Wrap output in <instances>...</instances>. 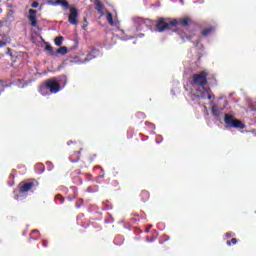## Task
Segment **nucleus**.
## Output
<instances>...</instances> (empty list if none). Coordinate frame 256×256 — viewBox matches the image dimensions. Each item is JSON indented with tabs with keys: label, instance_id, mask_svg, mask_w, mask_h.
Segmentation results:
<instances>
[{
	"label": "nucleus",
	"instance_id": "f257e3e1",
	"mask_svg": "<svg viewBox=\"0 0 256 256\" xmlns=\"http://www.w3.org/2000/svg\"><path fill=\"white\" fill-rule=\"evenodd\" d=\"M205 85H207V73L194 74L191 95L199 99H213L214 96L211 95V90L206 88Z\"/></svg>",
	"mask_w": 256,
	"mask_h": 256
},
{
	"label": "nucleus",
	"instance_id": "f03ea898",
	"mask_svg": "<svg viewBox=\"0 0 256 256\" xmlns=\"http://www.w3.org/2000/svg\"><path fill=\"white\" fill-rule=\"evenodd\" d=\"M190 21L191 20L189 18H183L180 20H172L167 22L162 18L156 24V31H158V33H163V31H167L169 27H175V25H182V27H187Z\"/></svg>",
	"mask_w": 256,
	"mask_h": 256
},
{
	"label": "nucleus",
	"instance_id": "7ed1b4c3",
	"mask_svg": "<svg viewBox=\"0 0 256 256\" xmlns=\"http://www.w3.org/2000/svg\"><path fill=\"white\" fill-rule=\"evenodd\" d=\"M46 84L50 93H59V91H61V89H64L65 85H67V76L63 75L50 78L46 80Z\"/></svg>",
	"mask_w": 256,
	"mask_h": 256
},
{
	"label": "nucleus",
	"instance_id": "20e7f679",
	"mask_svg": "<svg viewBox=\"0 0 256 256\" xmlns=\"http://www.w3.org/2000/svg\"><path fill=\"white\" fill-rule=\"evenodd\" d=\"M224 123L227 127L232 129H245V124L238 119H235V116L232 114H225Z\"/></svg>",
	"mask_w": 256,
	"mask_h": 256
},
{
	"label": "nucleus",
	"instance_id": "39448f33",
	"mask_svg": "<svg viewBox=\"0 0 256 256\" xmlns=\"http://www.w3.org/2000/svg\"><path fill=\"white\" fill-rule=\"evenodd\" d=\"M149 23H151V20L149 19H143V18H136L134 20V25L136 27V31H141L142 29H145V27H147V25H149Z\"/></svg>",
	"mask_w": 256,
	"mask_h": 256
},
{
	"label": "nucleus",
	"instance_id": "423d86ee",
	"mask_svg": "<svg viewBox=\"0 0 256 256\" xmlns=\"http://www.w3.org/2000/svg\"><path fill=\"white\" fill-rule=\"evenodd\" d=\"M79 17V12L77 8L70 7V14L68 16V21L71 25H77V18Z\"/></svg>",
	"mask_w": 256,
	"mask_h": 256
},
{
	"label": "nucleus",
	"instance_id": "0eeeda50",
	"mask_svg": "<svg viewBox=\"0 0 256 256\" xmlns=\"http://www.w3.org/2000/svg\"><path fill=\"white\" fill-rule=\"evenodd\" d=\"M28 20L30 21L31 27H37V10L30 9L28 11Z\"/></svg>",
	"mask_w": 256,
	"mask_h": 256
},
{
	"label": "nucleus",
	"instance_id": "6e6552de",
	"mask_svg": "<svg viewBox=\"0 0 256 256\" xmlns=\"http://www.w3.org/2000/svg\"><path fill=\"white\" fill-rule=\"evenodd\" d=\"M20 189L18 192L20 195H23V193H27V191H30V189H33V182L27 181V182H22L19 185Z\"/></svg>",
	"mask_w": 256,
	"mask_h": 256
},
{
	"label": "nucleus",
	"instance_id": "1a4fd4ad",
	"mask_svg": "<svg viewBox=\"0 0 256 256\" xmlns=\"http://www.w3.org/2000/svg\"><path fill=\"white\" fill-rule=\"evenodd\" d=\"M99 55H101V52H99V50L92 49L88 53L87 57L83 61H81L79 63H89V61H92V59H95V58L99 57Z\"/></svg>",
	"mask_w": 256,
	"mask_h": 256
},
{
	"label": "nucleus",
	"instance_id": "9d476101",
	"mask_svg": "<svg viewBox=\"0 0 256 256\" xmlns=\"http://www.w3.org/2000/svg\"><path fill=\"white\" fill-rule=\"evenodd\" d=\"M210 105L213 117H215V119H219V117H221V112L223 111V109L219 108V106H217V104H215L214 102H211Z\"/></svg>",
	"mask_w": 256,
	"mask_h": 256
},
{
	"label": "nucleus",
	"instance_id": "9b49d317",
	"mask_svg": "<svg viewBox=\"0 0 256 256\" xmlns=\"http://www.w3.org/2000/svg\"><path fill=\"white\" fill-rule=\"evenodd\" d=\"M95 7H96V11H98V13L101 15V17H103L105 15V12L103 11L105 6L103 5V3L96 1Z\"/></svg>",
	"mask_w": 256,
	"mask_h": 256
},
{
	"label": "nucleus",
	"instance_id": "f8f14e48",
	"mask_svg": "<svg viewBox=\"0 0 256 256\" xmlns=\"http://www.w3.org/2000/svg\"><path fill=\"white\" fill-rule=\"evenodd\" d=\"M39 93H41V95H43L44 97H45V95H49V87H47V82H45V84H43L40 87Z\"/></svg>",
	"mask_w": 256,
	"mask_h": 256
},
{
	"label": "nucleus",
	"instance_id": "ddd939ff",
	"mask_svg": "<svg viewBox=\"0 0 256 256\" xmlns=\"http://www.w3.org/2000/svg\"><path fill=\"white\" fill-rule=\"evenodd\" d=\"M35 171H36V173L41 174V173H43V171H45V166L42 163L37 164L35 166Z\"/></svg>",
	"mask_w": 256,
	"mask_h": 256
},
{
	"label": "nucleus",
	"instance_id": "4468645a",
	"mask_svg": "<svg viewBox=\"0 0 256 256\" xmlns=\"http://www.w3.org/2000/svg\"><path fill=\"white\" fill-rule=\"evenodd\" d=\"M106 19L109 25H115V22L113 21V14H111L110 12H107Z\"/></svg>",
	"mask_w": 256,
	"mask_h": 256
},
{
	"label": "nucleus",
	"instance_id": "2eb2a0df",
	"mask_svg": "<svg viewBox=\"0 0 256 256\" xmlns=\"http://www.w3.org/2000/svg\"><path fill=\"white\" fill-rule=\"evenodd\" d=\"M213 31H215V28H214V27L207 28V29H205V30L202 32V35H203L204 37H207V35H211V33H213Z\"/></svg>",
	"mask_w": 256,
	"mask_h": 256
},
{
	"label": "nucleus",
	"instance_id": "dca6fc26",
	"mask_svg": "<svg viewBox=\"0 0 256 256\" xmlns=\"http://www.w3.org/2000/svg\"><path fill=\"white\" fill-rule=\"evenodd\" d=\"M54 43L57 47H61V45H63V36L56 37Z\"/></svg>",
	"mask_w": 256,
	"mask_h": 256
},
{
	"label": "nucleus",
	"instance_id": "f3484780",
	"mask_svg": "<svg viewBox=\"0 0 256 256\" xmlns=\"http://www.w3.org/2000/svg\"><path fill=\"white\" fill-rule=\"evenodd\" d=\"M54 5H62V7H65V9H67V7H69V2L57 0V1L54 3Z\"/></svg>",
	"mask_w": 256,
	"mask_h": 256
},
{
	"label": "nucleus",
	"instance_id": "a211bd4d",
	"mask_svg": "<svg viewBox=\"0 0 256 256\" xmlns=\"http://www.w3.org/2000/svg\"><path fill=\"white\" fill-rule=\"evenodd\" d=\"M56 53H57L58 55H67V47H65V46L60 47V48L56 51Z\"/></svg>",
	"mask_w": 256,
	"mask_h": 256
},
{
	"label": "nucleus",
	"instance_id": "6ab92c4d",
	"mask_svg": "<svg viewBox=\"0 0 256 256\" xmlns=\"http://www.w3.org/2000/svg\"><path fill=\"white\" fill-rule=\"evenodd\" d=\"M10 42H11V39L7 37L4 40H0V49L5 47L7 43H10Z\"/></svg>",
	"mask_w": 256,
	"mask_h": 256
},
{
	"label": "nucleus",
	"instance_id": "aec40b11",
	"mask_svg": "<svg viewBox=\"0 0 256 256\" xmlns=\"http://www.w3.org/2000/svg\"><path fill=\"white\" fill-rule=\"evenodd\" d=\"M231 243H232V245H237V239L236 238H232L231 241H227V245L230 246Z\"/></svg>",
	"mask_w": 256,
	"mask_h": 256
},
{
	"label": "nucleus",
	"instance_id": "412c9836",
	"mask_svg": "<svg viewBox=\"0 0 256 256\" xmlns=\"http://www.w3.org/2000/svg\"><path fill=\"white\" fill-rule=\"evenodd\" d=\"M163 141V136L159 135L156 137V143H161Z\"/></svg>",
	"mask_w": 256,
	"mask_h": 256
},
{
	"label": "nucleus",
	"instance_id": "4be33fe9",
	"mask_svg": "<svg viewBox=\"0 0 256 256\" xmlns=\"http://www.w3.org/2000/svg\"><path fill=\"white\" fill-rule=\"evenodd\" d=\"M46 165L48 167V171H51V169H53V163L47 162Z\"/></svg>",
	"mask_w": 256,
	"mask_h": 256
},
{
	"label": "nucleus",
	"instance_id": "5701e85b",
	"mask_svg": "<svg viewBox=\"0 0 256 256\" xmlns=\"http://www.w3.org/2000/svg\"><path fill=\"white\" fill-rule=\"evenodd\" d=\"M31 7H33V9H37V7H39V2H33Z\"/></svg>",
	"mask_w": 256,
	"mask_h": 256
},
{
	"label": "nucleus",
	"instance_id": "b1692460",
	"mask_svg": "<svg viewBox=\"0 0 256 256\" xmlns=\"http://www.w3.org/2000/svg\"><path fill=\"white\" fill-rule=\"evenodd\" d=\"M180 36L182 37V39L185 41L186 39L187 40H190L191 39V36H185L184 34H180Z\"/></svg>",
	"mask_w": 256,
	"mask_h": 256
},
{
	"label": "nucleus",
	"instance_id": "393cba45",
	"mask_svg": "<svg viewBox=\"0 0 256 256\" xmlns=\"http://www.w3.org/2000/svg\"><path fill=\"white\" fill-rule=\"evenodd\" d=\"M56 201H60V203H63L64 199L61 197V195L56 196Z\"/></svg>",
	"mask_w": 256,
	"mask_h": 256
},
{
	"label": "nucleus",
	"instance_id": "a878e982",
	"mask_svg": "<svg viewBox=\"0 0 256 256\" xmlns=\"http://www.w3.org/2000/svg\"><path fill=\"white\" fill-rule=\"evenodd\" d=\"M146 125L150 127V129H155V124H151L149 122H146Z\"/></svg>",
	"mask_w": 256,
	"mask_h": 256
},
{
	"label": "nucleus",
	"instance_id": "bb28decb",
	"mask_svg": "<svg viewBox=\"0 0 256 256\" xmlns=\"http://www.w3.org/2000/svg\"><path fill=\"white\" fill-rule=\"evenodd\" d=\"M135 36H130L129 38L127 37H122V41H129V39H133Z\"/></svg>",
	"mask_w": 256,
	"mask_h": 256
},
{
	"label": "nucleus",
	"instance_id": "cd10ccee",
	"mask_svg": "<svg viewBox=\"0 0 256 256\" xmlns=\"http://www.w3.org/2000/svg\"><path fill=\"white\" fill-rule=\"evenodd\" d=\"M204 115H209V110L207 109V106H204Z\"/></svg>",
	"mask_w": 256,
	"mask_h": 256
},
{
	"label": "nucleus",
	"instance_id": "c85d7f7f",
	"mask_svg": "<svg viewBox=\"0 0 256 256\" xmlns=\"http://www.w3.org/2000/svg\"><path fill=\"white\" fill-rule=\"evenodd\" d=\"M87 191H88V193H95V191H97V190H93L91 187H88Z\"/></svg>",
	"mask_w": 256,
	"mask_h": 256
},
{
	"label": "nucleus",
	"instance_id": "c756f323",
	"mask_svg": "<svg viewBox=\"0 0 256 256\" xmlns=\"http://www.w3.org/2000/svg\"><path fill=\"white\" fill-rule=\"evenodd\" d=\"M46 50H47V51H53V47H52L51 45H47V46H46Z\"/></svg>",
	"mask_w": 256,
	"mask_h": 256
},
{
	"label": "nucleus",
	"instance_id": "7c9ffc66",
	"mask_svg": "<svg viewBox=\"0 0 256 256\" xmlns=\"http://www.w3.org/2000/svg\"><path fill=\"white\" fill-rule=\"evenodd\" d=\"M21 197H22V195H16L15 196L16 201H21L22 200Z\"/></svg>",
	"mask_w": 256,
	"mask_h": 256
},
{
	"label": "nucleus",
	"instance_id": "2f4dec72",
	"mask_svg": "<svg viewBox=\"0 0 256 256\" xmlns=\"http://www.w3.org/2000/svg\"><path fill=\"white\" fill-rule=\"evenodd\" d=\"M142 195H144L146 197V199H147V197H149V192L144 191V192H142Z\"/></svg>",
	"mask_w": 256,
	"mask_h": 256
},
{
	"label": "nucleus",
	"instance_id": "473e14b6",
	"mask_svg": "<svg viewBox=\"0 0 256 256\" xmlns=\"http://www.w3.org/2000/svg\"><path fill=\"white\" fill-rule=\"evenodd\" d=\"M146 240L148 241V243H151V242L155 241V238L149 239V237H147Z\"/></svg>",
	"mask_w": 256,
	"mask_h": 256
},
{
	"label": "nucleus",
	"instance_id": "72a5a7b5",
	"mask_svg": "<svg viewBox=\"0 0 256 256\" xmlns=\"http://www.w3.org/2000/svg\"><path fill=\"white\" fill-rule=\"evenodd\" d=\"M151 227H153V225L148 226V228L146 229V233H149V229H151Z\"/></svg>",
	"mask_w": 256,
	"mask_h": 256
},
{
	"label": "nucleus",
	"instance_id": "f704fd0d",
	"mask_svg": "<svg viewBox=\"0 0 256 256\" xmlns=\"http://www.w3.org/2000/svg\"><path fill=\"white\" fill-rule=\"evenodd\" d=\"M226 237H231V233L230 232L226 233Z\"/></svg>",
	"mask_w": 256,
	"mask_h": 256
},
{
	"label": "nucleus",
	"instance_id": "c9c22d12",
	"mask_svg": "<svg viewBox=\"0 0 256 256\" xmlns=\"http://www.w3.org/2000/svg\"><path fill=\"white\" fill-rule=\"evenodd\" d=\"M32 233H39V231H37V230H33V231H32Z\"/></svg>",
	"mask_w": 256,
	"mask_h": 256
},
{
	"label": "nucleus",
	"instance_id": "e433bc0d",
	"mask_svg": "<svg viewBox=\"0 0 256 256\" xmlns=\"http://www.w3.org/2000/svg\"><path fill=\"white\" fill-rule=\"evenodd\" d=\"M114 242H115L116 245H120V244L117 242V240H115Z\"/></svg>",
	"mask_w": 256,
	"mask_h": 256
},
{
	"label": "nucleus",
	"instance_id": "4c0bfd02",
	"mask_svg": "<svg viewBox=\"0 0 256 256\" xmlns=\"http://www.w3.org/2000/svg\"><path fill=\"white\" fill-rule=\"evenodd\" d=\"M71 143H73V142H72V141H69V142H68V145H71Z\"/></svg>",
	"mask_w": 256,
	"mask_h": 256
},
{
	"label": "nucleus",
	"instance_id": "58836bf2",
	"mask_svg": "<svg viewBox=\"0 0 256 256\" xmlns=\"http://www.w3.org/2000/svg\"><path fill=\"white\" fill-rule=\"evenodd\" d=\"M76 207H77V208H80L81 206H80V205H78V204H76Z\"/></svg>",
	"mask_w": 256,
	"mask_h": 256
},
{
	"label": "nucleus",
	"instance_id": "ea45409f",
	"mask_svg": "<svg viewBox=\"0 0 256 256\" xmlns=\"http://www.w3.org/2000/svg\"><path fill=\"white\" fill-rule=\"evenodd\" d=\"M43 245H44V247H47V244L45 242L43 243Z\"/></svg>",
	"mask_w": 256,
	"mask_h": 256
},
{
	"label": "nucleus",
	"instance_id": "a19ab883",
	"mask_svg": "<svg viewBox=\"0 0 256 256\" xmlns=\"http://www.w3.org/2000/svg\"><path fill=\"white\" fill-rule=\"evenodd\" d=\"M1 84H3V81H2V80H0V85H1Z\"/></svg>",
	"mask_w": 256,
	"mask_h": 256
},
{
	"label": "nucleus",
	"instance_id": "79ce46f5",
	"mask_svg": "<svg viewBox=\"0 0 256 256\" xmlns=\"http://www.w3.org/2000/svg\"><path fill=\"white\" fill-rule=\"evenodd\" d=\"M18 191L17 190H14V193H17Z\"/></svg>",
	"mask_w": 256,
	"mask_h": 256
},
{
	"label": "nucleus",
	"instance_id": "37998d69",
	"mask_svg": "<svg viewBox=\"0 0 256 256\" xmlns=\"http://www.w3.org/2000/svg\"><path fill=\"white\" fill-rule=\"evenodd\" d=\"M199 45V42L196 43V46Z\"/></svg>",
	"mask_w": 256,
	"mask_h": 256
},
{
	"label": "nucleus",
	"instance_id": "c03bdc74",
	"mask_svg": "<svg viewBox=\"0 0 256 256\" xmlns=\"http://www.w3.org/2000/svg\"><path fill=\"white\" fill-rule=\"evenodd\" d=\"M80 203H83V200H80Z\"/></svg>",
	"mask_w": 256,
	"mask_h": 256
},
{
	"label": "nucleus",
	"instance_id": "a18cd8bd",
	"mask_svg": "<svg viewBox=\"0 0 256 256\" xmlns=\"http://www.w3.org/2000/svg\"><path fill=\"white\" fill-rule=\"evenodd\" d=\"M0 12H1V9H0Z\"/></svg>",
	"mask_w": 256,
	"mask_h": 256
}]
</instances>
